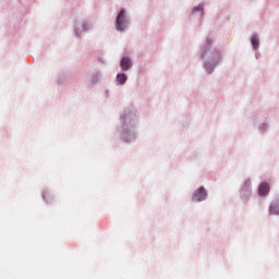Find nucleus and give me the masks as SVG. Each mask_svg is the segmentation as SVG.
Instances as JSON below:
<instances>
[{
  "label": "nucleus",
  "mask_w": 279,
  "mask_h": 279,
  "mask_svg": "<svg viewBox=\"0 0 279 279\" xmlns=\"http://www.w3.org/2000/svg\"><path fill=\"white\" fill-rule=\"evenodd\" d=\"M116 27L118 32H123L128 27V20L125 19V10H121L117 16Z\"/></svg>",
  "instance_id": "obj_1"
},
{
  "label": "nucleus",
  "mask_w": 279,
  "mask_h": 279,
  "mask_svg": "<svg viewBox=\"0 0 279 279\" xmlns=\"http://www.w3.org/2000/svg\"><path fill=\"white\" fill-rule=\"evenodd\" d=\"M206 197H207L206 190L204 187H199L194 192L193 202H204Z\"/></svg>",
  "instance_id": "obj_2"
},
{
  "label": "nucleus",
  "mask_w": 279,
  "mask_h": 279,
  "mask_svg": "<svg viewBox=\"0 0 279 279\" xmlns=\"http://www.w3.org/2000/svg\"><path fill=\"white\" fill-rule=\"evenodd\" d=\"M120 65L122 71H128L132 66V61L129 58H122Z\"/></svg>",
  "instance_id": "obj_3"
},
{
  "label": "nucleus",
  "mask_w": 279,
  "mask_h": 279,
  "mask_svg": "<svg viewBox=\"0 0 279 279\" xmlns=\"http://www.w3.org/2000/svg\"><path fill=\"white\" fill-rule=\"evenodd\" d=\"M258 193L259 195H267V193H269V183L267 182H264L259 185V189H258Z\"/></svg>",
  "instance_id": "obj_4"
},
{
  "label": "nucleus",
  "mask_w": 279,
  "mask_h": 279,
  "mask_svg": "<svg viewBox=\"0 0 279 279\" xmlns=\"http://www.w3.org/2000/svg\"><path fill=\"white\" fill-rule=\"evenodd\" d=\"M128 76H125V74H118L117 75V82L118 84H123L124 82H126Z\"/></svg>",
  "instance_id": "obj_5"
},
{
  "label": "nucleus",
  "mask_w": 279,
  "mask_h": 279,
  "mask_svg": "<svg viewBox=\"0 0 279 279\" xmlns=\"http://www.w3.org/2000/svg\"><path fill=\"white\" fill-rule=\"evenodd\" d=\"M252 46L254 49H258V37L256 35H253L251 38Z\"/></svg>",
  "instance_id": "obj_6"
},
{
  "label": "nucleus",
  "mask_w": 279,
  "mask_h": 279,
  "mask_svg": "<svg viewBox=\"0 0 279 279\" xmlns=\"http://www.w3.org/2000/svg\"><path fill=\"white\" fill-rule=\"evenodd\" d=\"M269 213L270 215H279V209L276 206H270Z\"/></svg>",
  "instance_id": "obj_7"
},
{
  "label": "nucleus",
  "mask_w": 279,
  "mask_h": 279,
  "mask_svg": "<svg viewBox=\"0 0 279 279\" xmlns=\"http://www.w3.org/2000/svg\"><path fill=\"white\" fill-rule=\"evenodd\" d=\"M195 10H203V8L202 7H198L197 9H195Z\"/></svg>",
  "instance_id": "obj_8"
}]
</instances>
